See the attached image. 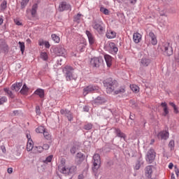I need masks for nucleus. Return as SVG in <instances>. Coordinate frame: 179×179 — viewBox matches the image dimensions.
Returning <instances> with one entry per match:
<instances>
[{
	"mask_svg": "<svg viewBox=\"0 0 179 179\" xmlns=\"http://www.w3.org/2000/svg\"><path fill=\"white\" fill-rule=\"evenodd\" d=\"M58 170L59 173L64 174V176H71L76 173V166L75 165H67L65 163V159L62 158L60 160V164L58 166Z\"/></svg>",
	"mask_w": 179,
	"mask_h": 179,
	"instance_id": "1",
	"label": "nucleus"
},
{
	"mask_svg": "<svg viewBox=\"0 0 179 179\" xmlns=\"http://www.w3.org/2000/svg\"><path fill=\"white\" fill-rule=\"evenodd\" d=\"M103 85L106 87V93L111 94L118 87V81L113 78H109L103 81Z\"/></svg>",
	"mask_w": 179,
	"mask_h": 179,
	"instance_id": "2",
	"label": "nucleus"
},
{
	"mask_svg": "<svg viewBox=\"0 0 179 179\" xmlns=\"http://www.w3.org/2000/svg\"><path fill=\"white\" fill-rule=\"evenodd\" d=\"M92 27L97 31L98 34H104L106 31V27H104V22L101 20V18L93 19L92 21Z\"/></svg>",
	"mask_w": 179,
	"mask_h": 179,
	"instance_id": "3",
	"label": "nucleus"
},
{
	"mask_svg": "<svg viewBox=\"0 0 179 179\" xmlns=\"http://www.w3.org/2000/svg\"><path fill=\"white\" fill-rule=\"evenodd\" d=\"M66 80L67 82H71V80H77L78 74L75 73V69L72 66H66L63 69Z\"/></svg>",
	"mask_w": 179,
	"mask_h": 179,
	"instance_id": "4",
	"label": "nucleus"
},
{
	"mask_svg": "<svg viewBox=\"0 0 179 179\" xmlns=\"http://www.w3.org/2000/svg\"><path fill=\"white\" fill-rule=\"evenodd\" d=\"M161 50L162 52H164V55H167V57H171V55H173V46H171L170 43H163L162 46L161 47Z\"/></svg>",
	"mask_w": 179,
	"mask_h": 179,
	"instance_id": "5",
	"label": "nucleus"
},
{
	"mask_svg": "<svg viewBox=\"0 0 179 179\" xmlns=\"http://www.w3.org/2000/svg\"><path fill=\"white\" fill-rule=\"evenodd\" d=\"M100 90V87L97 85H90L83 89V94L87 96L90 93H97Z\"/></svg>",
	"mask_w": 179,
	"mask_h": 179,
	"instance_id": "6",
	"label": "nucleus"
},
{
	"mask_svg": "<svg viewBox=\"0 0 179 179\" xmlns=\"http://www.w3.org/2000/svg\"><path fill=\"white\" fill-rule=\"evenodd\" d=\"M155 159H156V152L153 148H150L147 152L145 160L149 164H152L155 162Z\"/></svg>",
	"mask_w": 179,
	"mask_h": 179,
	"instance_id": "7",
	"label": "nucleus"
},
{
	"mask_svg": "<svg viewBox=\"0 0 179 179\" xmlns=\"http://www.w3.org/2000/svg\"><path fill=\"white\" fill-rule=\"evenodd\" d=\"M100 164H101V159H100V155L95 154L93 156V171H97L100 169Z\"/></svg>",
	"mask_w": 179,
	"mask_h": 179,
	"instance_id": "8",
	"label": "nucleus"
},
{
	"mask_svg": "<svg viewBox=\"0 0 179 179\" xmlns=\"http://www.w3.org/2000/svg\"><path fill=\"white\" fill-rule=\"evenodd\" d=\"M106 50L108 52H109L110 54H113V55H115V54L118 52V48L117 47L115 43L113 42L109 43L108 45L106 48Z\"/></svg>",
	"mask_w": 179,
	"mask_h": 179,
	"instance_id": "9",
	"label": "nucleus"
},
{
	"mask_svg": "<svg viewBox=\"0 0 179 179\" xmlns=\"http://www.w3.org/2000/svg\"><path fill=\"white\" fill-rule=\"evenodd\" d=\"M56 55L59 57H65L66 55V50L64 45H59L55 49Z\"/></svg>",
	"mask_w": 179,
	"mask_h": 179,
	"instance_id": "10",
	"label": "nucleus"
},
{
	"mask_svg": "<svg viewBox=\"0 0 179 179\" xmlns=\"http://www.w3.org/2000/svg\"><path fill=\"white\" fill-rule=\"evenodd\" d=\"M60 114H62V115H65L68 121H73V113H72L71 110L68 109H62L60 110Z\"/></svg>",
	"mask_w": 179,
	"mask_h": 179,
	"instance_id": "11",
	"label": "nucleus"
},
{
	"mask_svg": "<svg viewBox=\"0 0 179 179\" xmlns=\"http://www.w3.org/2000/svg\"><path fill=\"white\" fill-rule=\"evenodd\" d=\"M152 64V59L148 57H143L140 59V66L142 68H146Z\"/></svg>",
	"mask_w": 179,
	"mask_h": 179,
	"instance_id": "12",
	"label": "nucleus"
},
{
	"mask_svg": "<svg viewBox=\"0 0 179 179\" xmlns=\"http://www.w3.org/2000/svg\"><path fill=\"white\" fill-rule=\"evenodd\" d=\"M86 45L87 44L85 40H82L77 43L76 50L78 51V52H84L86 48Z\"/></svg>",
	"mask_w": 179,
	"mask_h": 179,
	"instance_id": "13",
	"label": "nucleus"
},
{
	"mask_svg": "<svg viewBox=\"0 0 179 179\" xmlns=\"http://www.w3.org/2000/svg\"><path fill=\"white\" fill-rule=\"evenodd\" d=\"M70 9H71V5H69V3L65 1H62L59 3V10L60 12H64V10H69Z\"/></svg>",
	"mask_w": 179,
	"mask_h": 179,
	"instance_id": "14",
	"label": "nucleus"
},
{
	"mask_svg": "<svg viewBox=\"0 0 179 179\" xmlns=\"http://www.w3.org/2000/svg\"><path fill=\"white\" fill-rule=\"evenodd\" d=\"M169 133L167 131H162L157 134L158 139H162L164 141H167L169 139Z\"/></svg>",
	"mask_w": 179,
	"mask_h": 179,
	"instance_id": "15",
	"label": "nucleus"
},
{
	"mask_svg": "<svg viewBox=\"0 0 179 179\" xmlns=\"http://www.w3.org/2000/svg\"><path fill=\"white\" fill-rule=\"evenodd\" d=\"M107 100H106V98L102 96H97L93 101L94 104L95 106H101V104H104V103H106Z\"/></svg>",
	"mask_w": 179,
	"mask_h": 179,
	"instance_id": "16",
	"label": "nucleus"
},
{
	"mask_svg": "<svg viewBox=\"0 0 179 179\" xmlns=\"http://www.w3.org/2000/svg\"><path fill=\"white\" fill-rule=\"evenodd\" d=\"M115 134L117 138L124 139V141L127 139V135L124 132L121 131V129L118 128H115Z\"/></svg>",
	"mask_w": 179,
	"mask_h": 179,
	"instance_id": "17",
	"label": "nucleus"
},
{
	"mask_svg": "<svg viewBox=\"0 0 179 179\" xmlns=\"http://www.w3.org/2000/svg\"><path fill=\"white\" fill-rule=\"evenodd\" d=\"M85 34L87 35V36L88 38V41L90 43V45H93V44H94V41H96L93 34H92V32H90V31H86Z\"/></svg>",
	"mask_w": 179,
	"mask_h": 179,
	"instance_id": "18",
	"label": "nucleus"
},
{
	"mask_svg": "<svg viewBox=\"0 0 179 179\" xmlns=\"http://www.w3.org/2000/svg\"><path fill=\"white\" fill-rule=\"evenodd\" d=\"M133 41L136 44H139L140 41H142V34L138 32L134 33L133 34Z\"/></svg>",
	"mask_w": 179,
	"mask_h": 179,
	"instance_id": "19",
	"label": "nucleus"
},
{
	"mask_svg": "<svg viewBox=\"0 0 179 179\" xmlns=\"http://www.w3.org/2000/svg\"><path fill=\"white\" fill-rule=\"evenodd\" d=\"M0 50L3 51V52H8L9 51V47L6 44V42L2 39L0 40Z\"/></svg>",
	"mask_w": 179,
	"mask_h": 179,
	"instance_id": "20",
	"label": "nucleus"
},
{
	"mask_svg": "<svg viewBox=\"0 0 179 179\" xmlns=\"http://www.w3.org/2000/svg\"><path fill=\"white\" fill-rule=\"evenodd\" d=\"M104 59L108 68H110L113 65V57L110 55H104Z\"/></svg>",
	"mask_w": 179,
	"mask_h": 179,
	"instance_id": "21",
	"label": "nucleus"
},
{
	"mask_svg": "<svg viewBox=\"0 0 179 179\" xmlns=\"http://www.w3.org/2000/svg\"><path fill=\"white\" fill-rule=\"evenodd\" d=\"M161 106L163 107V111L164 113H162V115L164 117H167V115H169V106H167V103L166 102H162L161 103Z\"/></svg>",
	"mask_w": 179,
	"mask_h": 179,
	"instance_id": "22",
	"label": "nucleus"
},
{
	"mask_svg": "<svg viewBox=\"0 0 179 179\" xmlns=\"http://www.w3.org/2000/svg\"><path fill=\"white\" fill-rule=\"evenodd\" d=\"M152 167V165H149L145 167V176H147L148 178H152V174H153Z\"/></svg>",
	"mask_w": 179,
	"mask_h": 179,
	"instance_id": "23",
	"label": "nucleus"
},
{
	"mask_svg": "<svg viewBox=\"0 0 179 179\" xmlns=\"http://www.w3.org/2000/svg\"><path fill=\"white\" fill-rule=\"evenodd\" d=\"M148 36L151 40V44H152V45H156V44H157V38H156V36L155 35V34L150 31L148 34Z\"/></svg>",
	"mask_w": 179,
	"mask_h": 179,
	"instance_id": "24",
	"label": "nucleus"
},
{
	"mask_svg": "<svg viewBox=\"0 0 179 179\" xmlns=\"http://www.w3.org/2000/svg\"><path fill=\"white\" fill-rule=\"evenodd\" d=\"M34 94H36V96H38L40 99H44V96H45L44 90L38 88L36 90L34 91Z\"/></svg>",
	"mask_w": 179,
	"mask_h": 179,
	"instance_id": "25",
	"label": "nucleus"
},
{
	"mask_svg": "<svg viewBox=\"0 0 179 179\" xmlns=\"http://www.w3.org/2000/svg\"><path fill=\"white\" fill-rule=\"evenodd\" d=\"M91 64L95 68H99L100 66V60L99 59V57L92 58L91 60Z\"/></svg>",
	"mask_w": 179,
	"mask_h": 179,
	"instance_id": "26",
	"label": "nucleus"
},
{
	"mask_svg": "<svg viewBox=\"0 0 179 179\" xmlns=\"http://www.w3.org/2000/svg\"><path fill=\"white\" fill-rule=\"evenodd\" d=\"M143 164V159L142 157L138 158V160L136 161V165L134 166V170H139L141 166Z\"/></svg>",
	"mask_w": 179,
	"mask_h": 179,
	"instance_id": "27",
	"label": "nucleus"
},
{
	"mask_svg": "<svg viewBox=\"0 0 179 179\" xmlns=\"http://www.w3.org/2000/svg\"><path fill=\"white\" fill-rule=\"evenodd\" d=\"M106 36L107 37V38H115V37H117V33H115V31H111L110 30L109 31H108L106 34Z\"/></svg>",
	"mask_w": 179,
	"mask_h": 179,
	"instance_id": "28",
	"label": "nucleus"
},
{
	"mask_svg": "<svg viewBox=\"0 0 179 179\" xmlns=\"http://www.w3.org/2000/svg\"><path fill=\"white\" fill-rule=\"evenodd\" d=\"M3 90L5 93H6V95L10 97V99H15V94L13 92H12V91H10V90H9V88H4Z\"/></svg>",
	"mask_w": 179,
	"mask_h": 179,
	"instance_id": "29",
	"label": "nucleus"
},
{
	"mask_svg": "<svg viewBox=\"0 0 179 179\" xmlns=\"http://www.w3.org/2000/svg\"><path fill=\"white\" fill-rule=\"evenodd\" d=\"M1 10L3 12L8 8V1L6 0H1V3L0 4Z\"/></svg>",
	"mask_w": 179,
	"mask_h": 179,
	"instance_id": "30",
	"label": "nucleus"
},
{
	"mask_svg": "<svg viewBox=\"0 0 179 179\" xmlns=\"http://www.w3.org/2000/svg\"><path fill=\"white\" fill-rule=\"evenodd\" d=\"M169 106H171V107H173V113L175 114H178V113H179L178 107L177 106H176V103H174V102H169Z\"/></svg>",
	"mask_w": 179,
	"mask_h": 179,
	"instance_id": "31",
	"label": "nucleus"
},
{
	"mask_svg": "<svg viewBox=\"0 0 179 179\" xmlns=\"http://www.w3.org/2000/svg\"><path fill=\"white\" fill-rule=\"evenodd\" d=\"M28 92H29V87H27V85L26 84H24L22 86V88L20 90L21 94H27Z\"/></svg>",
	"mask_w": 179,
	"mask_h": 179,
	"instance_id": "32",
	"label": "nucleus"
},
{
	"mask_svg": "<svg viewBox=\"0 0 179 179\" xmlns=\"http://www.w3.org/2000/svg\"><path fill=\"white\" fill-rule=\"evenodd\" d=\"M114 94H121L125 93V87H121L120 89L113 91Z\"/></svg>",
	"mask_w": 179,
	"mask_h": 179,
	"instance_id": "33",
	"label": "nucleus"
},
{
	"mask_svg": "<svg viewBox=\"0 0 179 179\" xmlns=\"http://www.w3.org/2000/svg\"><path fill=\"white\" fill-rule=\"evenodd\" d=\"M93 128V124L92 123H85L83 129H85V131H90Z\"/></svg>",
	"mask_w": 179,
	"mask_h": 179,
	"instance_id": "34",
	"label": "nucleus"
},
{
	"mask_svg": "<svg viewBox=\"0 0 179 179\" xmlns=\"http://www.w3.org/2000/svg\"><path fill=\"white\" fill-rule=\"evenodd\" d=\"M45 131V128L43 126H39L38 128L36 129V132L37 134H44V131Z\"/></svg>",
	"mask_w": 179,
	"mask_h": 179,
	"instance_id": "35",
	"label": "nucleus"
},
{
	"mask_svg": "<svg viewBox=\"0 0 179 179\" xmlns=\"http://www.w3.org/2000/svg\"><path fill=\"white\" fill-rule=\"evenodd\" d=\"M51 37H52V40H53L55 43H59L60 38H59V36H57V34H52L51 35Z\"/></svg>",
	"mask_w": 179,
	"mask_h": 179,
	"instance_id": "36",
	"label": "nucleus"
},
{
	"mask_svg": "<svg viewBox=\"0 0 179 179\" xmlns=\"http://www.w3.org/2000/svg\"><path fill=\"white\" fill-rule=\"evenodd\" d=\"M18 44L20 45V51H21L22 54H23L24 52V50L26 48V46L24 45V42L19 41Z\"/></svg>",
	"mask_w": 179,
	"mask_h": 179,
	"instance_id": "37",
	"label": "nucleus"
},
{
	"mask_svg": "<svg viewBox=\"0 0 179 179\" xmlns=\"http://www.w3.org/2000/svg\"><path fill=\"white\" fill-rule=\"evenodd\" d=\"M130 89L134 93H138V92H139V87H138L136 85H130Z\"/></svg>",
	"mask_w": 179,
	"mask_h": 179,
	"instance_id": "38",
	"label": "nucleus"
},
{
	"mask_svg": "<svg viewBox=\"0 0 179 179\" xmlns=\"http://www.w3.org/2000/svg\"><path fill=\"white\" fill-rule=\"evenodd\" d=\"M33 146H34V145L33 144V141L28 142L27 144V150L28 152L33 150Z\"/></svg>",
	"mask_w": 179,
	"mask_h": 179,
	"instance_id": "39",
	"label": "nucleus"
},
{
	"mask_svg": "<svg viewBox=\"0 0 179 179\" xmlns=\"http://www.w3.org/2000/svg\"><path fill=\"white\" fill-rule=\"evenodd\" d=\"M80 17H82V14L78 13L76 15L74 16V18H73L74 22L79 23L80 22Z\"/></svg>",
	"mask_w": 179,
	"mask_h": 179,
	"instance_id": "40",
	"label": "nucleus"
},
{
	"mask_svg": "<svg viewBox=\"0 0 179 179\" xmlns=\"http://www.w3.org/2000/svg\"><path fill=\"white\" fill-rule=\"evenodd\" d=\"M41 58L42 59H43V61H47L48 59V55L45 52H41Z\"/></svg>",
	"mask_w": 179,
	"mask_h": 179,
	"instance_id": "41",
	"label": "nucleus"
},
{
	"mask_svg": "<svg viewBox=\"0 0 179 179\" xmlns=\"http://www.w3.org/2000/svg\"><path fill=\"white\" fill-rule=\"evenodd\" d=\"M43 134L44 138H46L47 141H50V139H51V135L50 134V133H48V131L45 130Z\"/></svg>",
	"mask_w": 179,
	"mask_h": 179,
	"instance_id": "42",
	"label": "nucleus"
},
{
	"mask_svg": "<svg viewBox=\"0 0 179 179\" xmlns=\"http://www.w3.org/2000/svg\"><path fill=\"white\" fill-rule=\"evenodd\" d=\"M29 0H22L21 2V8L24 9L26 6H27V4L29 3Z\"/></svg>",
	"mask_w": 179,
	"mask_h": 179,
	"instance_id": "43",
	"label": "nucleus"
},
{
	"mask_svg": "<svg viewBox=\"0 0 179 179\" xmlns=\"http://www.w3.org/2000/svg\"><path fill=\"white\" fill-rule=\"evenodd\" d=\"M36 153H43V149L42 146H36Z\"/></svg>",
	"mask_w": 179,
	"mask_h": 179,
	"instance_id": "44",
	"label": "nucleus"
},
{
	"mask_svg": "<svg viewBox=\"0 0 179 179\" xmlns=\"http://www.w3.org/2000/svg\"><path fill=\"white\" fill-rule=\"evenodd\" d=\"M100 11L102 12L104 15H108V9L104 8V7H101Z\"/></svg>",
	"mask_w": 179,
	"mask_h": 179,
	"instance_id": "45",
	"label": "nucleus"
},
{
	"mask_svg": "<svg viewBox=\"0 0 179 179\" xmlns=\"http://www.w3.org/2000/svg\"><path fill=\"white\" fill-rule=\"evenodd\" d=\"M8 101V98H6V96H2L1 98H0V106H1V104H3L4 103H6Z\"/></svg>",
	"mask_w": 179,
	"mask_h": 179,
	"instance_id": "46",
	"label": "nucleus"
},
{
	"mask_svg": "<svg viewBox=\"0 0 179 179\" xmlns=\"http://www.w3.org/2000/svg\"><path fill=\"white\" fill-rule=\"evenodd\" d=\"M175 143L173 140H171L169 143V147L170 148L171 150H173L174 149Z\"/></svg>",
	"mask_w": 179,
	"mask_h": 179,
	"instance_id": "47",
	"label": "nucleus"
},
{
	"mask_svg": "<svg viewBox=\"0 0 179 179\" xmlns=\"http://www.w3.org/2000/svg\"><path fill=\"white\" fill-rule=\"evenodd\" d=\"M11 89L12 90H15V92H19V90H20L19 87H17V85H15V83L11 86Z\"/></svg>",
	"mask_w": 179,
	"mask_h": 179,
	"instance_id": "48",
	"label": "nucleus"
},
{
	"mask_svg": "<svg viewBox=\"0 0 179 179\" xmlns=\"http://www.w3.org/2000/svg\"><path fill=\"white\" fill-rule=\"evenodd\" d=\"M76 150H77L76 145H73L70 150V152L71 155H75V153H76Z\"/></svg>",
	"mask_w": 179,
	"mask_h": 179,
	"instance_id": "49",
	"label": "nucleus"
},
{
	"mask_svg": "<svg viewBox=\"0 0 179 179\" xmlns=\"http://www.w3.org/2000/svg\"><path fill=\"white\" fill-rule=\"evenodd\" d=\"M52 160V155H49L48 157H46L45 160V163H51Z\"/></svg>",
	"mask_w": 179,
	"mask_h": 179,
	"instance_id": "50",
	"label": "nucleus"
},
{
	"mask_svg": "<svg viewBox=\"0 0 179 179\" xmlns=\"http://www.w3.org/2000/svg\"><path fill=\"white\" fill-rule=\"evenodd\" d=\"M83 110L85 113H89V111L90 110V108H89L88 106H85L83 108Z\"/></svg>",
	"mask_w": 179,
	"mask_h": 179,
	"instance_id": "51",
	"label": "nucleus"
},
{
	"mask_svg": "<svg viewBox=\"0 0 179 179\" xmlns=\"http://www.w3.org/2000/svg\"><path fill=\"white\" fill-rule=\"evenodd\" d=\"M42 148L43 149V150H48L50 149V145L43 144Z\"/></svg>",
	"mask_w": 179,
	"mask_h": 179,
	"instance_id": "52",
	"label": "nucleus"
},
{
	"mask_svg": "<svg viewBox=\"0 0 179 179\" xmlns=\"http://www.w3.org/2000/svg\"><path fill=\"white\" fill-rule=\"evenodd\" d=\"M14 23L17 24V26H23V24L19 21V20H14Z\"/></svg>",
	"mask_w": 179,
	"mask_h": 179,
	"instance_id": "53",
	"label": "nucleus"
},
{
	"mask_svg": "<svg viewBox=\"0 0 179 179\" xmlns=\"http://www.w3.org/2000/svg\"><path fill=\"white\" fill-rule=\"evenodd\" d=\"M36 113L37 115H40V114H41V112L40 111V106L36 107Z\"/></svg>",
	"mask_w": 179,
	"mask_h": 179,
	"instance_id": "54",
	"label": "nucleus"
},
{
	"mask_svg": "<svg viewBox=\"0 0 179 179\" xmlns=\"http://www.w3.org/2000/svg\"><path fill=\"white\" fill-rule=\"evenodd\" d=\"M31 9H33L34 10H36L37 11V9H38V5L37 3H34L32 6Z\"/></svg>",
	"mask_w": 179,
	"mask_h": 179,
	"instance_id": "55",
	"label": "nucleus"
},
{
	"mask_svg": "<svg viewBox=\"0 0 179 179\" xmlns=\"http://www.w3.org/2000/svg\"><path fill=\"white\" fill-rule=\"evenodd\" d=\"M36 13H37V11L36 10H33V8H31V16H33V17H34V16H36Z\"/></svg>",
	"mask_w": 179,
	"mask_h": 179,
	"instance_id": "56",
	"label": "nucleus"
},
{
	"mask_svg": "<svg viewBox=\"0 0 179 179\" xmlns=\"http://www.w3.org/2000/svg\"><path fill=\"white\" fill-rule=\"evenodd\" d=\"M45 48H50V47H51V45H50V42L48 41H45V44H44Z\"/></svg>",
	"mask_w": 179,
	"mask_h": 179,
	"instance_id": "57",
	"label": "nucleus"
},
{
	"mask_svg": "<svg viewBox=\"0 0 179 179\" xmlns=\"http://www.w3.org/2000/svg\"><path fill=\"white\" fill-rule=\"evenodd\" d=\"M61 62H62V58L58 59L57 61V65H62V63Z\"/></svg>",
	"mask_w": 179,
	"mask_h": 179,
	"instance_id": "58",
	"label": "nucleus"
},
{
	"mask_svg": "<svg viewBox=\"0 0 179 179\" xmlns=\"http://www.w3.org/2000/svg\"><path fill=\"white\" fill-rule=\"evenodd\" d=\"M129 120H131V121H134V120H135V115L132 113H130Z\"/></svg>",
	"mask_w": 179,
	"mask_h": 179,
	"instance_id": "59",
	"label": "nucleus"
},
{
	"mask_svg": "<svg viewBox=\"0 0 179 179\" xmlns=\"http://www.w3.org/2000/svg\"><path fill=\"white\" fill-rule=\"evenodd\" d=\"M7 171L8 174H12V173H13V169L12 168H8Z\"/></svg>",
	"mask_w": 179,
	"mask_h": 179,
	"instance_id": "60",
	"label": "nucleus"
},
{
	"mask_svg": "<svg viewBox=\"0 0 179 179\" xmlns=\"http://www.w3.org/2000/svg\"><path fill=\"white\" fill-rule=\"evenodd\" d=\"M45 43V41H39L38 45L41 46L44 45Z\"/></svg>",
	"mask_w": 179,
	"mask_h": 179,
	"instance_id": "61",
	"label": "nucleus"
},
{
	"mask_svg": "<svg viewBox=\"0 0 179 179\" xmlns=\"http://www.w3.org/2000/svg\"><path fill=\"white\" fill-rule=\"evenodd\" d=\"M173 167H174V164L173 163H169V169H170V170H171L173 169Z\"/></svg>",
	"mask_w": 179,
	"mask_h": 179,
	"instance_id": "62",
	"label": "nucleus"
},
{
	"mask_svg": "<svg viewBox=\"0 0 179 179\" xmlns=\"http://www.w3.org/2000/svg\"><path fill=\"white\" fill-rule=\"evenodd\" d=\"M175 173H176V175L177 176V177H178V176H179V169L176 168Z\"/></svg>",
	"mask_w": 179,
	"mask_h": 179,
	"instance_id": "63",
	"label": "nucleus"
},
{
	"mask_svg": "<svg viewBox=\"0 0 179 179\" xmlns=\"http://www.w3.org/2000/svg\"><path fill=\"white\" fill-rule=\"evenodd\" d=\"M15 85H17L18 89H20V87H22V83H15Z\"/></svg>",
	"mask_w": 179,
	"mask_h": 179,
	"instance_id": "64",
	"label": "nucleus"
}]
</instances>
